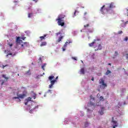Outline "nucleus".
<instances>
[{
    "label": "nucleus",
    "instance_id": "nucleus-11",
    "mask_svg": "<svg viewBox=\"0 0 128 128\" xmlns=\"http://www.w3.org/2000/svg\"><path fill=\"white\" fill-rule=\"evenodd\" d=\"M62 38H64V36H60L58 40L56 41V44H58V42H60Z\"/></svg>",
    "mask_w": 128,
    "mask_h": 128
},
{
    "label": "nucleus",
    "instance_id": "nucleus-5",
    "mask_svg": "<svg viewBox=\"0 0 128 128\" xmlns=\"http://www.w3.org/2000/svg\"><path fill=\"white\" fill-rule=\"evenodd\" d=\"M18 97H14L13 99H18V101L19 102H21L20 99V98H26V94H18L17 95Z\"/></svg>",
    "mask_w": 128,
    "mask_h": 128
},
{
    "label": "nucleus",
    "instance_id": "nucleus-4",
    "mask_svg": "<svg viewBox=\"0 0 128 128\" xmlns=\"http://www.w3.org/2000/svg\"><path fill=\"white\" fill-rule=\"evenodd\" d=\"M56 21L58 22V25L60 26H64V20H62L60 18H57Z\"/></svg>",
    "mask_w": 128,
    "mask_h": 128
},
{
    "label": "nucleus",
    "instance_id": "nucleus-59",
    "mask_svg": "<svg viewBox=\"0 0 128 128\" xmlns=\"http://www.w3.org/2000/svg\"><path fill=\"white\" fill-rule=\"evenodd\" d=\"M127 10H128L127 9Z\"/></svg>",
    "mask_w": 128,
    "mask_h": 128
},
{
    "label": "nucleus",
    "instance_id": "nucleus-47",
    "mask_svg": "<svg viewBox=\"0 0 128 128\" xmlns=\"http://www.w3.org/2000/svg\"><path fill=\"white\" fill-rule=\"evenodd\" d=\"M108 66H112V64H111L110 63H108Z\"/></svg>",
    "mask_w": 128,
    "mask_h": 128
},
{
    "label": "nucleus",
    "instance_id": "nucleus-37",
    "mask_svg": "<svg viewBox=\"0 0 128 128\" xmlns=\"http://www.w3.org/2000/svg\"><path fill=\"white\" fill-rule=\"evenodd\" d=\"M97 76H102V73H98V74H97Z\"/></svg>",
    "mask_w": 128,
    "mask_h": 128
},
{
    "label": "nucleus",
    "instance_id": "nucleus-13",
    "mask_svg": "<svg viewBox=\"0 0 128 128\" xmlns=\"http://www.w3.org/2000/svg\"><path fill=\"white\" fill-rule=\"evenodd\" d=\"M46 42H41V44H40V46H46Z\"/></svg>",
    "mask_w": 128,
    "mask_h": 128
},
{
    "label": "nucleus",
    "instance_id": "nucleus-50",
    "mask_svg": "<svg viewBox=\"0 0 128 128\" xmlns=\"http://www.w3.org/2000/svg\"><path fill=\"white\" fill-rule=\"evenodd\" d=\"M34 0V2H38V0Z\"/></svg>",
    "mask_w": 128,
    "mask_h": 128
},
{
    "label": "nucleus",
    "instance_id": "nucleus-44",
    "mask_svg": "<svg viewBox=\"0 0 128 128\" xmlns=\"http://www.w3.org/2000/svg\"><path fill=\"white\" fill-rule=\"evenodd\" d=\"M58 76H56V80H58Z\"/></svg>",
    "mask_w": 128,
    "mask_h": 128
},
{
    "label": "nucleus",
    "instance_id": "nucleus-28",
    "mask_svg": "<svg viewBox=\"0 0 128 128\" xmlns=\"http://www.w3.org/2000/svg\"><path fill=\"white\" fill-rule=\"evenodd\" d=\"M100 100H104V97H102V96H100Z\"/></svg>",
    "mask_w": 128,
    "mask_h": 128
},
{
    "label": "nucleus",
    "instance_id": "nucleus-18",
    "mask_svg": "<svg viewBox=\"0 0 128 128\" xmlns=\"http://www.w3.org/2000/svg\"><path fill=\"white\" fill-rule=\"evenodd\" d=\"M88 106H94V103L90 102L88 104Z\"/></svg>",
    "mask_w": 128,
    "mask_h": 128
},
{
    "label": "nucleus",
    "instance_id": "nucleus-27",
    "mask_svg": "<svg viewBox=\"0 0 128 128\" xmlns=\"http://www.w3.org/2000/svg\"><path fill=\"white\" fill-rule=\"evenodd\" d=\"M118 52L116 51L114 52V56H118Z\"/></svg>",
    "mask_w": 128,
    "mask_h": 128
},
{
    "label": "nucleus",
    "instance_id": "nucleus-38",
    "mask_svg": "<svg viewBox=\"0 0 128 128\" xmlns=\"http://www.w3.org/2000/svg\"><path fill=\"white\" fill-rule=\"evenodd\" d=\"M128 37H126V38H124V40H126V42H128Z\"/></svg>",
    "mask_w": 128,
    "mask_h": 128
},
{
    "label": "nucleus",
    "instance_id": "nucleus-57",
    "mask_svg": "<svg viewBox=\"0 0 128 128\" xmlns=\"http://www.w3.org/2000/svg\"><path fill=\"white\" fill-rule=\"evenodd\" d=\"M116 57H114L113 58H114Z\"/></svg>",
    "mask_w": 128,
    "mask_h": 128
},
{
    "label": "nucleus",
    "instance_id": "nucleus-22",
    "mask_svg": "<svg viewBox=\"0 0 128 128\" xmlns=\"http://www.w3.org/2000/svg\"><path fill=\"white\" fill-rule=\"evenodd\" d=\"M81 74H84V69L82 68L80 70Z\"/></svg>",
    "mask_w": 128,
    "mask_h": 128
},
{
    "label": "nucleus",
    "instance_id": "nucleus-24",
    "mask_svg": "<svg viewBox=\"0 0 128 128\" xmlns=\"http://www.w3.org/2000/svg\"><path fill=\"white\" fill-rule=\"evenodd\" d=\"M8 44L10 46V48H12V46L14 45V44H12V43H10V42H8Z\"/></svg>",
    "mask_w": 128,
    "mask_h": 128
},
{
    "label": "nucleus",
    "instance_id": "nucleus-30",
    "mask_svg": "<svg viewBox=\"0 0 128 128\" xmlns=\"http://www.w3.org/2000/svg\"><path fill=\"white\" fill-rule=\"evenodd\" d=\"M122 34V31L120 30L118 32V34Z\"/></svg>",
    "mask_w": 128,
    "mask_h": 128
},
{
    "label": "nucleus",
    "instance_id": "nucleus-7",
    "mask_svg": "<svg viewBox=\"0 0 128 128\" xmlns=\"http://www.w3.org/2000/svg\"><path fill=\"white\" fill-rule=\"evenodd\" d=\"M98 40H94V42L89 44V46H96V44H98Z\"/></svg>",
    "mask_w": 128,
    "mask_h": 128
},
{
    "label": "nucleus",
    "instance_id": "nucleus-17",
    "mask_svg": "<svg viewBox=\"0 0 128 128\" xmlns=\"http://www.w3.org/2000/svg\"><path fill=\"white\" fill-rule=\"evenodd\" d=\"M88 26H90V24H88L84 25V30H86V28H88Z\"/></svg>",
    "mask_w": 128,
    "mask_h": 128
},
{
    "label": "nucleus",
    "instance_id": "nucleus-23",
    "mask_svg": "<svg viewBox=\"0 0 128 128\" xmlns=\"http://www.w3.org/2000/svg\"><path fill=\"white\" fill-rule=\"evenodd\" d=\"M46 64H44V65L42 66V68L43 70H44V67H46Z\"/></svg>",
    "mask_w": 128,
    "mask_h": 128
},
{
    "label": "nucleus",
    "instance_id": "nucleus-16",
    "mask_svg": "<svg viewBox=\"0 0 128 128\" xmlns=\"http://www.w3.org/2000/svg\"><path fill=\"white\" fill-rule=\"evenodd\" d=\"M2 77L4 78H5V80H8V77H6V76L5 74H2Z\"/></svg>",
    "mask_w": 128,
    "mask_h": 128
},
{
    "label": "nucleus",
    "instance_id": "nucleus-56",
    "mask_svg": "<svg viewBox=\"0 0 128 128\" xmlns=\"http://www.w3.org/2000/svg\"><path fill=\"white\" fill-rule=\"evenodd\" d=\"M18 76H20V74H18Z\"/></svg>",
    "mask_w": 128,
    "mask_h": 128
},
{
    "label": "nucleus",
    "instance_id": "nucleus-3",
    "mask_svg": "<svg viewBox=\"0 0 128 128\" xmlns=\"http://www.w3.org/2000/svg\"><path fill=\"white\" fill-rule=\"evenodd\" d=\"M54 76H50L48 77V80L50 81V84L49 85V88H52V86L56 82V80H54Z\"/></svg>",
    "mask_w": 128,
    "mask_h": 128
},
{
    "label": "nucleus",
    "instance_id": "nucleus-46",
    "mask_svg": "<svg viewBox=\"0 0 128 128\" xmlns=\"http://www.w3.org/2000/svg\"><path fill=\"white\" fill-rule=\"evenodd\" d=\"M124 105L126 104V102H124Z\"/></svg>",
    "mask_w": 128,
    "mask_h": 128
},
{
    "label": "nucleus",
    "instance_id": "nucleus-49",
    "mask_svg": "<svg viewBox=\"0 0 128 128\" xmlns=\"http://www.w3.org/2000/svg\"><path fill=\"white\" fill-rule=\"evenodd\" d=\"M4 82H2V84H1L2 86V84H4Z\"/></svg>",
    "mask_w": 128,
    "mask_h": 128
},
{
    "label": "nucleus",
    "instance_id": "nucleus-53",
    "mask_svg": "<svg viewBox=\"0 0 128 128\" xmlns=\"http://www.w3.org/2000/svg\"><path fill=\"white\" fill-rule=\"evenodd\" d=\"M93 100H94V98H92Z\"/></svg>",
    "mask_w": 128,
    "mask_h": 128
},
{
    "label": "nucleus",
    "instance_id": "nucleus-34",
    "mask_svg": "<svg viewBox=\"0 0 128 128\" xmlns=\"http://www.w3.org/2000/svg\"><path fill=\"white\" fill-rule=\"evenodd\" d=\"M21 40H26V37H21Z\"/></svg>",
    "mask_w": 128,
    "mask_h": 128
},
{
    "label": "nucleus",
    "instance_id": "nucleus-39",
    "mask_svg": "<svg viewBox=\"0 0 128 128\" xmlns=\"http://www.w3.org/2000/svg\"><path fill=\"white\" fill-rule=\"evenodd\" d=\"M28 100H27V102H25L26 106L28 105Z\"/></svg>",
    "mask_w": 128,
    "mask_h": 128
},
{
    "label": "nucleus",
    "instance_id": "nucleus-42",
    "mask_svg": "<svg viewBox=\"0 0 128 128\" xmlns=\"http://www.w3.org/2000/svg\"><path fill=\"white\" fill-rule=\"evenodd\" d=\"M126 56H126V58L128 60V54H126Z\"/></svg>",
    "mask_w": 128,
    "mask_h": 128
},
{
    "label": "nucleus",
    "instance_id": "nucleus-2",
    "mask_svg": "<svg viewBox=\"0 0 128 128\" xmlns=\"http://www.w3.org/2000/svg\"><path fill=\"white\" fill-rule=\"evenodd\" d=\"M16 42H17V44H21L22 50H24L26 48H28V46H30V43L28 42H22V40H20V38L18 36L16 38Z\"/></svg>",
    "mask_w": 128,
    "mask_h": 128
},
{
    "label": "nucleus",
    "instance_id": "nucleus-43",
    "mask_svg": "<svg viewBox=\"0 0 128 128\" xmlns=\"http://www.w3.org/2000/svg\"><path fill=\"white\" fill-rule=\"evenodd\" d=\"M62 50L63 52H64V50H66V49L64 48H62Z\"/></svg>",
    "mask_w": 128,
    "mask_h": 128
},
{
    "label": "nucleus",
    "instance_id": "nucleus-1",
    "mask_svg": "<svg viewBox=\"0 0 128 128\" xmlns=\"http://www.w3.org/2000/svg\"><path fill=\"white\" fill-rule=\"evenodd\" d=\"M116 8L114 6V2H111L110 4H106V5H104L100 9V12L102 14H106V12H112V8Z\"/></svg>",
    "mask_w": 128,
    "mask_h": 128
},
{
    "label": "nucleus",
    "instance_id": "nucleus-25",
    "mask_svg": "<svg viewBox=\"0 0 128 128\" xmlns=\"http://www.w3.org/2000/svg\"><path fill=\"white\" fill-rule=\"evenodd\" d=\"M88 32H92L94 30L92 29H88Z\"/></svg>",
    "mask_w": 128,
    "mask_h": 128
},
{
    "label": "nucleus",
    "instance_id": "nucleus-51",
    "mask_svg": "<svg viewBox=\"0 0 128 128\" xmlns=\"http://www.w3.org/2000/svg\"><path fill=\"white\" fill-rule=\"evenodd\" d=\"M48 92H52V90H48Z\"/></svg>",
    "mask_w": 128,
    "mask_h": 128
},
{
    "label": "nucleus",
    "instance_id": "nucleus-54",
    "mask_svg": "<svg viewBox=\"0 0 128 128\" xmlns=\"http://www.w3.org/2000/svg\"><path fill=\"white\" fill-rule=\"evenodd\" d=\"M10 54V56H12V54Z\"/></svg>",
    "mask_w": 128,
    "mask_h": 128
},
{
    "label": "nucleus",
    "instance_id": "nucleus-21",
    "mask_svg": "<svg viewBox=\"0 0 128 128\" xmlns=\"http://www.w3.org/2000/svg\"><path fill=\"white\" fill-rule=\"evenodd\" d=\"M88 126H90V124H88V122H86L85 124H84L85 128H88Z\"/></svg>",
    "mask_w": 128,
    "mask_h": 128
},
{
    "label": "nucleus",
    "instance_id": "nucleus-14",
    "mask_svg": "<svg viewBox=\"0 0 128 128\" xmlns=\"http://www.w3.org/2000/svg\"><path fill=\"white\" fill-rule=\"evenodd\" d=\"M122 106V104H120V102H118V104L116 106L115 108L116 110H118L120 108V107Z\"/></svg>",
    "mask_w": 128,
    "mask_h": 128
},
{
    "label": "nucleus",
    "instance_id": "nucleus-55",
    "mask_svg": "<svg viewBox=\"0 0 128 128\" xmlns=\"http://www.w3.org/2000/svg\"><path fill=\"white\" fill-rule=\"evenodd\" d=\"M92 96L91 95V96H90V98H92Z\"/></svg>",
    "mask_w": 128,
    "mask_h": 128
},
{
    "label": "nucleus",
    "instance_id": "nucleus-19",
    "mask_svg": "<svg viewBox=\"0 0 128 128\" xmlns=\"http://www.w3.org/2000/svg\"><path fill=\"white\" fill-rule=\"evenodd\" d=\"M109 74H112V72L110 70H107V72L106 73V74L108 76Z\"/></svg>",
    "mask_w": 128,
    "mask_h": 128
},
{
    "label": "nucleus",
    "instance_id": "nucleus-45",
    "mask_svg": "<svg viewBox=\"0 0 128 128\" xmlns=\"http://www.w3.org/2000/svg\"><path fill=\"white\" fill-rule=\"evenodd\" d=\"M91 80H92L94 81V78H92Z\"/></svg>",
    "mask_w": 128,
    "mask_h": 128
},
{
    "label": "nucleus",
    "instance_id": "nucleus-48",
    "mask_svg": "<svg viewBox=\"0 0 128 128\" xmlns=\"http://www.w3.org/2000/svg\"><path fill=\"white\" fill-rule=\"evenodd\" d=\"M76 10L75 11V12L74 13V16H76Z\"/></svg>",
    "mask_w": 128,
    "mask_h": 128
},
{
    "label": "nucleus",
    "instance_id": "nucleus-8",
    "mask_svg": "<svg viewBox=\"0 0 128 128\" xmlns=\"http://www.w3.org/2000/svg\"><path fill=\"white\" fill-rule=\"evenodd\" d=\"M98 44H96V46H95V48L96 46H98V48L95 50L96 51V50H102V44H100V40H98Z\"/></svg>",
    "mask_w": 128,
    "mask_h": 128
},
{
    "label": "nucleus",
    "instance_id": "nucleus-41",
    "mask_svg": "<svg viewBox=\"0 0 128 128\" xmlns=\"http://www.w3.org/2000/svg\"><path fill=\"white\" fill-rule=\"evenodd\" d=\"M86 14H88V12H85L84 13V16H86Z\"/></svg>",
    "mask_w": 128,
    "mask_h": 128
},
{
    "label": "nucleus",
    "instance_id": "nucleus-40",
    "mask_svg": "<svg viewBox=\"0 0 128 128\" xmlns=\"http://www.w3.org/2000/svg\"><path fill=\"white\" fill-rule=\"evenodd\" d=\"M36 95H34L33 96L34 100H36Z\"/></svg>",
    "mask_w": 128,
    "mask_h": 128
},
{
    "label": "nucleus",
    "instance_id": "nucleus-9",
    "mask_svg": "<svg viewBox=\"0 0 128 128\" xmlns=\"http://www.w3.org/2000/svg\"><path fill=\"white\" fill-rule=\"evenodd\" d=\"M46 36H48V34H45L43 36H40V42H42L43 40H46Z\"/></svg>",
    "mask_w": 128,
    "mask_h": 128
},
{
    "label": "nucleus",
    "instance_id": "nucleus-6",
    "mask_svg": "<svg viewBox=\"0 0 128 128\" xmlns=\"http://www.w3.org/2000/svg\"><path fill=\"white\" fill-rule=\"evenodd\" d=\"M99 82L100 84H102V88H106V86H108L106 85V84L104 83V80L103 78H101L100 80H99Z\"/></svg>",
    "mask_w": 128,
    "mask_h": 128
},
{
    "label": "nucleus",
    "instance_id": "nucleus-29",
    "mask_svg": "<svg viewBox=\"0 0 128 128\" xmlns=\"http://www.w3.org/2000/svg\"><path fill=\"white\" fill-rule=\"evenodd\" d=\"M26 100L28 102H30V100H32V98L29 97Z\"/></svg>",
    "mask_w": 128,
    "mask_h": 128
},
{
    "label": "nucleus",
    "instance_id": "nucleus-15",
    "mask_svg": "<svg viewBox=\"0 0 128 128\" xmlns=\"http://www.w3.org/2000/svg\"><path fill=\"white\" fill-rule=\"evenodd\" d=\"M64 15H62V14H60L58 15V18H61V20H63V18H64Z\"/></svg>",
    "mask_w": 128,
    "mask_h": 128
},
{
    "label": "nucleus",
    "instance_id": "nucleus-33",
    "mask_svg": "<svg viewBox=\"0 0 128 128\" xmlns=\"http://www.w3.org/2000/svg\"><path fill=\"white\" fill-rule=\"evenodd\" d=\"M8 66V64H6V65H5V66H2V68H6V66Z\"/></svg>",
    "mask_w": 128,
    "mask_h": 128
},
{
    "label": "nucleus",
    "instance_id": "nucleus-31",
    "mask_svg": "<svg viewBox=\"0 0 128 128\" xmlns=\"http://www.w3.org/2000/svg\"><path fill=\"white\" fill-rule=\"evenodd\" d=\"M68 46V42H66L65 44H64V48H66V46Z\"/></svg>",
    "mask_w": 128,
    "mask_h": 128
},
{
    "label": "nucleus",
    "instance_id": "nucleus-52",
    "mask_svg": "<svg viewBox=\"0 0 128 128\" xmlns=\"http://www.w3.org/2000/svg\"><path fill=\"white\" fill-rule=\"evenodd\" d=\"M30 114H32V110H30Z\"/></svg>",
    "mask_w": 128,
    "mask_h": 128
},
{
    "label": "nucleus",
    "instance_id": "nucleus-32",
    "mask_svg": "<svg viewBox=\"0 0 128 128\" xmlns=\"http://www.w3.org/2000/svg\"><path fill=\"white\" fill-rule=\"evenodd\" d=\"M66 42H67V44H72V41L68 40Z\"/></svg>",
    "mask_w": 128,
    "mask_h": 128
},
{
    "label": "nucleus",
    "instance_id": "nucleus-35",
    "mask_svg": "<svg viewBox=\"0 0 128 128\" xmlns=\"http://www.w3.org/2000/svg\"><path fill=\"white\" fill-rule=\"evenodd\" d=\"M60 34V32H58V33L56 34V36H58Z\"/></svg>",
    "mask_w": 128,
    "mask_h": 128
},
{
    "label": "nucleus",
    "instance_id": "nucleus-58",
    "mask_svg": "<svg viewBox=\"0 0 128 128\" xmlns=\"http://www.w3.org/2000/svg\"><path fill=\"white\" fill-rule=\"evenodd\" d=\"M112 120H114V117H112Z\"/></svg>",
    "mask_w": 128,
    "mask_h": 128
},
{
    "label": "nucleus",
    "instance_id": "nucleus-12",
    "mask_svg": "<svg viewBox=\"0 0 128 128\" xmlns=\"http://www.w3.org/2000/svg\"><path fill=\"white\" fill-rule=\"evenodd\" d=\"M104 107H102L101 108V110L100 111V114H101V116L104 114Z\"/></svg>",
    "mask_w": 128,
    "mask_h": 128
},
{
    "label": "nucleus",
    "instance_id": "nucleus-36",
    "mask_svg": "<svg viewBox=\"0 0 128 128\" xmlns=\"http://www.w3.org/2000/svg\"><path fill=\"white\" fill-rule=\"evenodd\" d=\"M72 60H76V57H72Z\"/></svg>",
    "mask_w": 128,
    "mask_h": 128
},
{
    "label": "nucleus",
    "instance_id": "nucleus-26",
    "mask_svg": "<svg viewBox=\"0 0 128 128\" xmlns=\"http://www.w3.org/2000/svg\"><path fill=\"white\" fill-rule=\"evenodd\" d=\"M32 13H29L28 14V18H32Z\"/></svg>",
    "mask_w": 128,
    "mask_h": 128
},
{
    "label": "nucleus",
    "instance_id": "nucleus-10",
    "mask_svg": "<svg viewBox=\"0 0 128 128\" xmlns=\"http://www.w3.org/2000/svg\"><path fill=\"white\" fill-rule=\"evenodd\" d=\"M112 122L113 124V128H116L118 126V122L116 120H112Z\"/></svg>",
    "mask_w": 128,
    "mask_h": 128
},
{
    "label": "nucleus",
    "instance_id": "nucleus-20",
    "mask_svg": "<svg viewBox=\"0 0 128 128\" xmlns=\"http://www.w3.org/2000/svg\"><path fill=\"white\" fill-rule=\"evenodd\" d=\"M32 74L30 73V70H28L26 72V74H28V76H30Z\"/></svg>",
    "mask_w": 128,
    "mask_h": 128
}]
</instances>
